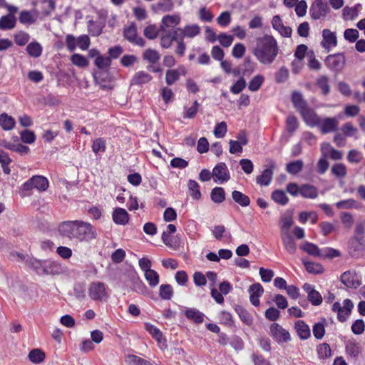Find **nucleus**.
<instances>
[{"label": "nucleus", "instance_id": "1", "mask_svg": "<svg viewBox=\"0 0 365 365\" xmlns=\"http://www.w3.org/2000/svg\"><path fill=\"white\" fill-rule=\"evenodd\" d=\"M61 235L70 240L88 242L96 237V231L93 226L82 220L65 221L58 225Z\"/></svg>", "mask_w": 365, "mask_h": 365}, {"label": "nucleus", "instance_id": "2", "mask_svg": "<svg viewBox=\"0 0 365 365\" xmlns=\"http://www.w3.org/2000/svg\"><path fill=\"white\" fill-rule=\"evenodd\" d=\"M277 41L272 36L266 35L257 40L253 53L257 59L263 64H271L278 54Z\"/></svg>", "mask_w": 365, "mask_h": 365}, {"label": "nucleus", "instance_id": "3", "mask_svg": "<svg viewBox=\"0 0 365 365\" xmlns=\"http://www.w3.org/2000/svg\"><path fill=\"white\" fill-rule=\"evenodd\" d=\"M88 294L93 301L105 302L109 298L110 292L106 284L100 281H95L89 284Z\"/></svg>", "mask_w": 365, "mask_h": 365}, {"label": "nucleus", "instance_id": "4", "mask_svg": "<svg viewBox=\"0 0 365 365\" xmlns=\"http://www.w3.org/2000/svg\"><path fill=\"white\" fill-rule=\"evenodd\" d=\"M49 186L48 180L43 175H34L22 185V190L31 191L34 189L38 192L46 191Z\"/></svg>", "mask_w": 365, "mask_h": 365}, {"label": "nucleus", "instance_id": "5", "mask_svg": "<svg viewBox=\"0 0 365 365\" xmlns=\"http://www.w3.org/2000/svg\"><path fill=\"white\" fill-rule=\"evenodd\" d=\"M354 307L352 302L346 299L343 302V306L339 302H335L332 305V311L337 313V319L339 322H345L350 315Z\"/></svg>", "mask_w": 365, "mask_h": 365}, {"label": "nucleus", "instance_id": "6", "mask_svg": "<svg viewBox=\"0 0 365 365\" xmlns=\"http://www.w3.org/2000/svg\"><path fill=\"white\" fill-rule=\"evenodd\" d=\"M270 336L279 344L291 340L289 332L277 323L270 326Z\"/></svg>", "mask_w": 365, "mask_h": 365}, {"label": "nucleus", "instance_id": "7", "mask_svg": "<svg viewBox=\"0 0 365 365\" xmlns=\"http://www.w3.org/2000/svg\"><path fill=\"white\" fill-rule=\"evenodd\" d=\"M345 57L343 53L329 55L325 59L327 66L331 71L340 72L345 66Z\"/></svg>", "mask_w": 365, "mask_h": 365}, {"label": "nucleus", "instance_id": "8", "mask_svg": "<svg viewBox=\"0 0 365 365\" xmlns=\"http://www.w3.org/2000/svg\"><path fill=\"white\" fill-rule=\"evenodd\" d=\"M328 11L327 3L324 0H314L309 10L312 18L315 20L325 17Z\"/></svg>", "mask_w": 365, "mask_h": 365}, {"label": "nucleus", "instance_id": "9", "mask_svg": "<svg viewBox=\"0 0 365 365\" xmlns=\"http://www.w3.org/2000/svg\"><path fill=\"white\" fill-rule=\"evenodd\" d=\"M180 22V16L177 14L166 15L162 19V24L160 26L161 32H173L176 33L180 29L175 28Z\"/></svg>", "mask_w": 365, "mask_h": 365}, {"label": "nucleus", "instance_id": "10", "mask_svg": "<svg viewBox=\"0 0 365 365\" xmlns=\"http://www.w3.org/2000/svg\"><path fill=\"white\" fill-rule=\"evenodd\" d=\"M215 182L222 184L228 181L230 178L229 170L225 163L217 164L212 173Z\"/></svg>", "mask_w": 365, "mask_h": 365}, {"label": "nucleus", "instance_id": "11", "mask_svg": "<svg viewBox=\"0 0 365 365\" xmlns=\"http://www.w3.org/2000/svg\"><path fill=\"white\" fill-rule=\"evenodd\" d=\"M187 69L183 65L179 66L177 68H169L165 73V83L172 86L179 81L181 76H185Z\"/></svg>", "mask_w": 365, "mask_h": 365}, {"label": "nucleus", "instance_id": "12", "mask_svg": "<svg viewBox=\"0 0 365 365\" xmlns=\"http://www.w3.org/2000/svg\"><path fill=\"white\" fill-rule=\"evenodd\" d=\"M123 34L125 38L129 42L139 46H143L145 45V41L138 35L137 28L134 24L125 28Z\"/></svg>", "mask_w": 365, "mask_h": 365}, {"label": "nucleus", "instance_id": "13", "mask_svg": "<svg viewBox=\"0 0 365 365\" xmlns=\"http://www.w3.org/2000/svg\"><path fill=\"white\" fill-rule=\"evenodd\" d=\"M66 271V267L57 261H52L50 259L45 260L43 274L56 275L61 274Z\"/></svg>", "mask_w": 365, "mask_h": 365}, {"label": "nucleus", "instance_id": "14", "mask_svg": "<svg viewBox=\"0 0 365 365\" xmlns=\"http://www.w3.org/2000/svg\"><path fill=\"white\" fill-rule=\"evenodd\" d=\"M339 122L336 118H325L320 120L318 128L323 134L331 133L337 130Z\"/></svg>", "mask_w": 365, "mask_h": 365}, {"label": "nucleus", "instance_id": "15", "mask_svg": "<svg viewBox=\"0 0 365 365\" xmlns=\"http://www.w3.org/2000/svg\"><path fill=\"white\" fill-rule=\"evenodd\" d=\"M272 28L276 30L282 37L289 38L291 36L292 30L289 26L283 24L279 16H274L272 19Z\"/></svg>", "mask_w": 365, "mask_h": 365}, {"label": "nucleus", "instance_id": "16", "mask_svg": "<svg viewBox=\"0 0 365 365\" xmlns=\"http://www.w3.org/2000/svg\"><path fill=\"white\" fill-rule=\"evenodd\" d=\"M303 120L310 127H317L320 123L321 118L312 109L302 108L301 110Z\"/></svg>", "mask_w": 365, "mask_h": 365}, {"label": "nucleus", "instance_id": "17", "mask_svg": "<svg viewBox=\"0 0 365 365\" xmlns=\"http://www.w3.org/2000/svg\"><path fill=\"white\" fill-rule=\"evenodd\" d=\"M322 46L328 51L336 46L337 39L335 32H332L329 29H324L322 31Z\"/></svg>", "mask_w": 365, "mask_h": 365}, {"label": "nucleus", "instance_id": "18", "mask_svg": "<svg viewBox=\"0 0 365 365\" xmlns=\"http://www.w3.org/2000/svg\"><path fill=\"white\" fill-rule=\"evenodd\" d=\"M248 293L250 294L251 304L255 307H258L259 305V297H262L264 293L262 286L258 282L254 283L249 287Z\"/></svg>", "mask_w": 365, "mask_h": 365}, {"label": "nucleus", "instance_id": "19", "mask_svg": "<svg viewBox=\"0 0 365 365\" xmlns=\"http://www.w3.org/2000/svg\"><path fill=\"white\" fill-rule=\"evenodd\" d=\"M153 76L145 71L136 72L130 80L131 86H142L150 83L153 80Z\"/></svg>", "mask_w": 365, "mask_h": 365}, {"label": "nucleus", "instance_id": "20", "mask_svg": "<svg viewBox=\"0 0 365 365\" xmlns=\"http://www.w3.org/2000/svg\"><path fill=\"white\" fill-rule=\"evenodd\" d=\"M321 152L324 157H330L332 160H340L343 157L341 151L334 149L329 143L321 144Z\"/></svg>", "mask_w": 365, "mask_h": 365}, {"label": "nucleus", "instance_id": "21", "mask_svg": "<svg viewBox=\"0 0 365 365\" xmlns=\"http://www.w3.org/2000/svg\"><path fill=\"white\" fill-rule=\"evenodd\" d=\"M113 221L119 225H125L129 222V215L128 212L121 207H116L112 213Z\"/></svg>", "mask_w": 365, "mask_h": 365}, {"label": "nucleus", "instance_id": "22", "mask_svg": "<svg viewBox=\"0 0 365 365\" xmlns=\"http://www.w3.org/2000/svg\"><path fill=\"white\" fill-rule=\"evenodd\" d=\"M294 329L298 336L302 340L307 339L311 336L309 327L302 320H297L295 322Z\"/></svg>", "mask_w": 365, "mask_h": 365}, {"label": "nucleus", "instance_id": "23", "mask_svg": "<svg viewBox=\"0 0 365 365\" xmlns=\"http://www.w3.org/2000/svg\"><path fill=\"white\" fill-rule=\"evenodd\" d=\"M341 282L347 287H356L359 282L356 279V274L351 271L344 272L341 275Z\"/></svg>", "mask_w": 365, "mask_h": 365}, {"label": "nucleus", "instance_id": "24", "mask_svg": "<svg viewBox=\"0 0 365 365\" xmlns=\"http://www.w3.org/2000/svg\"><path fill=\"white\" fill-rule=\"evenodd\" d=\"M38 12L36 10L22 11L19 15V21L23 24L31 25L36 21Z\"/></svg>", "mask_w": 365, "mask_h": 365}, {"label": "nucleus", "instance_id": "25", "mask_svg": "<svg viewBox=\"0 0 365 365\" xmlns=\"http://www.w3.org/2000/svg\"><path fill=\"white\" fill-rule=\"evenodd\" d=\"M282 244L286 251L290 255H294L297 250L296 243L290 233L281 234Z\"/></svg>", "mask_w": 365, "mask_h": 365}, {"label": "nucleus", "instance_id": "26", "mask_svg": "<svg viewBox=\"0 0 365 365\" xmlns=\"http://www.w3.org/2000/svg\"><path fill=\"white\" fill-rule=\"evenodd\" d=\"M16 125L15 119L6 113L0 114V127L5 131H9L14 128Z\"/></svg>", "mask_w": 365, "mask_h": 365}, {"label": "nucleus", "instance_id": "27", "mask_svg": "<svg viewBox=\"0 0 365 365\" xmlns=\"http://www.w3.org/2000/svg\"><path fill=\"white\" fill-rule=\"evenodd\" d=\"M185 309V315L186 317L195 323L200 324L204 321L205 315L203 313L195 308H186Z\"/></svg>", "mask_w": 365, "mask_h": 365}, {"label": "nucleus", "instance_id": "28", "mask_svg": "<svg viewBox=\"0 0 365 365\" xmlns=\"http://www.w3.org/2000/svg\"><path fill=\"white\" fill-rule=\"evenodd\" d=\"M16 19L14 15L8 14L0 19V29L10 30L15 27Z\"/></svg>", "mask_w": 365, "mask_h": 365}, {"label": "nucleus", "instance_id": "29", "mask_svg": "<svg viewBox=\"0 0 365 365\" xmlns=\"http://www.w3.org/2000/svg\"><path fill=\"white\" fill-rule=\"evenodd\" d=\"M200 27L197 24L187 25L183 29H180V31L183 38H194L200 33Z\"/></svg>", "mask_w": 365, "mask_h": 365}, {"label": "nucleus", "instance_id": "30", "mask_svg": "<svg viewBox=\"0 0 365 365\" xmlns=\"http://www.w3.org/2000/svg\"><path fill=\"white\" fill-rule=\"evenodd\" d=\"M300 195L305 198L314 199L318 196V191L314 186L305 184L301 186Z\"/></svg>", "mask_w": 365, "mask_h": 365}, {"label": "nucleus", "instance_id": "31", "mask_svg": "<svg viewBox=\"0 0 365 365\" xmlns=\"http://www.w3.org/2000/svg\"><path fill=\"white\" fill-rule=\"evenodd\" d=\"M177 38L175 31L171 32H162L160 38V45L164 48H168L172 45V43Z\"/></svg>", "mask_w": 365, "mask_h": 365}, {"label": "nucleus", "instance_id": "32", "mask_svg": "<svg viewBox=\"0 0 365 365\" xmlns=\"http://www.w3.org/2000/svg\"><path fill=\"white\" fill-rule=\"evenodd\" d=\"M232 197L235 202L242 207H247L250 204V197L240 191L234 190L232 192Z\"/></svg>", "mask_w": 365, "mask_h": 365}, {"label": "nucleus", "instance_id": "33", "mask_svg": "<svg viewBox=\"0 0 365 365\" xmlns=\"http://www.w3.org/2000/svg\"><path fill=\"white\" fill-rule=\"evenodd\" d=\"M143 58L151 63H156L160 58V54L155 49L148 48L143 53Z\"/></svg>", "mask_w": 365, "mask_h": 365}, {"label": "nucleus", "instance_id": "34", "mask_svg": "<svg viewBox=\"0 0 365 365\" xmlns=\"http://www.w3.org/2000/svg\"><path fill=\"white\" fill-rule=\"evenodd\" d=\"M173 4L171 0H159L158 3L152 6L155 12H166L173 9Z\"/></svg>", "mask_w": 365, "mask_h": 365}, {"label": "nucleus", "instance_id": "35", "mask_svg": "<svg viewBox=\"0 0 365 365\" xmlns=\"http://www.w3.org/2000/svg\"><path fill=\"white\" fill-rule=\"evenodd\" d=\"M271 197L276 203L281 205H285L289 202V198L285 192L281 190L273 191Z\"/></svg>", "mask_w": 365, "mask_h": 365}, {"label": "nucleus", "instance_id": "36", "mask_svg": "<svg viewBox=\"0 0 365 365\" xmlns=\"http://www.w3.org/2000/svg\"><path fill=\"white\" fill-rule=\"evenodd\" d=\"M28 266L35 270L38 274H43L45 260L31 258L26 260Z\"/></svg>", "mask_w": 365, "mask_h": 365}, {"label": "nucleus", "instance_id": "37", "mask_svg": "<svg viewBox=\"0 0 365 365\" xmlns=\"http://www.w3.org/2000/svg\"><path fill=\"white\" fill-rule=\"evenodd\" d=\"M301 248L309 255L321 257L322 249H319L315 244L307 242Z\"/></svg>", "mask_w": 365, "mask_h": 365}, {"label": "nucleus", "instance_id": "38", "mask_svg": "<svg viewBox=\"0 0 365 365\" xmlns=\"http://www.w3.org/2000/svg\"><path fill=\"white\" fill-rule=\"evenodd\" d=\"M29 359L34 364H40L45 359V354L39 349L31 350L29 355Z\"/></svg>", "mask_w": 365, "mask_h": 365}, {"label": "nucleus", "instance_id": "39", "mask_svg": "<svg viewBox=\"0 0 365 365\" xmlns=\"http://www.w3.org/2000/svg\"><path fill=\"white\" fill-rule=\"evenodd\" d=\"M42 46L38 42H31L26 47V51L30 56L38 58L42 53Z\"/></svg>", "mask_w": 365, "mask_h": 365}, {"label": "nucleus", "instance_id": "40", "mask_svg": "<svg viewBox=\"0 0 365 365\" xmlns=\"http://www.w3.org/2000/svg\"><path fill=\"white\" fill-rule=\"evenodd\" d=\"M273 172L271 169H265L262 173L257 178V182L261 185H269L272 181Z\"/></svg>", "mask_w": 365, "mask_h": 365}, {"label": "nucleus", "instance_id": "41", "mask_svg": "<svg viewBox=\"0 0 365 365\" xmlns=\"http://www.w3.org/2000/svg\"><path fill=\"white\" fill-rule=\"evenodd\" d=\"M144 277H145V279L147 280L148 284L152 287H155L159 284V282H160L159 274L154 269H151L148 272H145Z\"/></svg>", "mask_w": 365, "mask_h": 365}, {"label": "nucleus", "instance_id": "42", "mask_svg": "<svg viewBox=\"0 0 365 365\" xmlns=\"http://www.w3.org/2000/svg\"><path fill=\"white\" fill-rule=\"evenodd\" d=\"M210 197L212 200L215 203H221L225 199V190L222 187H216L211 191Z\"/></svg>", "mask_w": 365, "mask_h": 365}, {"label": "nucleus", "instance_id": "43", "mask_svg": "<svg viewBox=\"0 0 365 365\" xmlns=\"http://www.w3.org/2000/svg\"><path fill=\"white\" fill-rule=\"evenodd\" d=\"M71 61L73 65L79 68H86L89 64V61L87 58L78 53L73 54L71 56Z\"/></svg>", "mask_w": 365, "mask_h": 365}, {"label": "nucleus", "instance_id": "44", "mask_svg": "<svg viewBox=\"0 0 365 365\" xmlns=\"http://www.w3.org/2000/svg\"><path fill=\"white\" fill-rule=\"evenodd\" d=\"M264 81V78L263 77V76L258 74L254 76L249 83V90L252 92L257 91L263 84Z\"/></svg>", "mask_w": 365, "mask_h": 365}, {"label": "nucleus", "instance_id": "45", "mask_svg": "<svg viewBox=\"0 0 365 365\" xmlns=\"http://www.w3.org/2000/svg\"><path fill=\"white\" fill-rule=\"evenodd\" d=\"M159 296L164 300H170L173 296V289L170 284H162L159 289Z\"/></svg>", "mask_w": 365, "mask_h": 365}, {"label": "nucleus", "instance_id": "46", "mask_svg": "<svg viewBox=\"0 0 365 365\" xmlns=\"http://www.w3.org/2000/svg\"><path fill=\"white\" fill-rule=\"evenodd\" d=\"M306 270L312 274H321L324 267L320 263L303 261Z\"/></svg>", "mask_w": 365, "mask_h": 365}, {"label": "nucleus", "instance_id": "47", "mask_svg": "<svg viewBox=\"0 0 365 365\" xmlns=\"http://www.w3.org/2000/svg\"><path fill=\"white\" fill-rule=\"evenodd\" d=\"M187 186L190 192V195L194 200H199L201 197L199 184L193 180H190Z\"/></svg>", "mask_w": 365, "mask_h": 365}, {"label": "nucleus", "instance_id": "48", "mask_svg": "<svg viewBox=\"0 0 365 365\" xmlns=\"http://www.w3.org/2000/svg\"><path fill=\"white\" fill-rule=\"evenodd\" d=\"M318 357L320 359H326L331 356V348L327 343H322L317 347Z\"/></svg>", "mask_w": 365, "mask_h": 365}, {"label": "nucleus", "instance_id": "49", "mask_svg": "<svg viewBox=\"0 0 365 365\" xmlns=\"http://www.w3.org/2000/svg\"><path fill=\"white\" fill-rule=\"evenodd\" d=\"M293 222V219L291 215H284L280 222L281 234L290 233L289 229L292 226Z\"/></svg>", "mask_w": 365, "mask_h": 365}, {"label": "nucleus", "instance_id": "50", "mask_svg": "<svg viewBox=\"0 0 365 365\" xmlns=\"http://www.w3.org/2000/svg\"><path fill=\"white\" fill-rule=\"evenodd\" d=\"M302 168L303 162L301 160H298L288 163L286 167V170L292 175H297L302 170Z\"/></svg>", "mask_w": 365, "mask_h": 365}, {"label": "nucleus", "instance_id": "51", "mask_svg": "<svg viewBox=\"0 0 365 365\" xmlns=\"http://www.w3.org/2000/svg\"><path fill=\"white\" fill-rule=\"evenodd\" d=\"M341 255L340 252L338 250L334 249L332 247H324L322 249L321 252V257L322 259L329 258L333 259L335 257H338Z\"/></svg>", "mask_w": 365, "mask_h": 365}, {"label": "nucleus", "instance_id": "52", "mask_svg": "<svg viewBox=\"0 0 365 365\" xmlns=\"http://www.w3.org/2000/svg\"><path fill=\"white\" fill-rule=\"evenodd\" d=\"M331 173L337 178H344L346 175V167L343 163L334 164L331 170Z\"/></svg>", "mask_w": 365, "mask_h": 365}, {"label": "nucleus", "instance_id": "53", "mask_svg": "<svg viewBox=\"0 0 365 365\" xmlns=\"http://www.w3.org/2000/svg\"><path fill=\"white\" fill-rule=\"evenodd\" d=\"M106 148V141L103 138H98L93 141L92 150L95 154L105 152Z\"/></svg>", "mask_w": 365, "mask_h": 365}, {"label": "nucleus", "instance_id": "54", "mask_svg": "<svg viewBox=\"0 0 365 365\" xmlns=\"http://www.w3.org/2000/svg\"><path fill=\"white\" fill-rule=\"evenodd\" d=\"M212 232L214 237L218 240H222L224 236L227 237V238L231 237L230 233H226L225 227L223 225L215 226Z\"/></svg>", "mask_w": 365, "mask_h": 365}, {"label": "nucleus", "instance_id": "55", "mask_svg": "<svg viewBox=\"0 0 365 365\" xmlns=\"http://www.w3.org/2000/svg\"><path fill=\"white\" fill-rule=\"evenodd\" d=\"M318 87L322 90L323 94L327 95L330 91L329 79L325 76H320L317 81Z\"/></svg>", "mask_w": 365, "mask_h": 365}, {"label": "nucleus", "instance_id": "56", "mask_svg": "<svg viewBox=\"0 0 365 365\" xmlns=\"http://www.w3.org/2000/svg\"><path fill=\"white\" fill-rule=\"evenodd\" d=\"M94 64L98 68L103 69L110 66L111 61L109 57L101 55L96 58Z\"/></svg>", "mask_w": 365, "mask_h": 365}, {"label": "nucleus", "instance_id": "57", "mask_svg": "<svg viewBox=\"0 0 365 365\" xmlns=\"http://www.w3.org/2000/svg\"><path fill=\"white\" fill-rule=\"evenodd\" d=\"M199 106L200 104L198 102L195 101L192 106L190 108H185L183 118L190 119L193 118L197 113Z\"/></svg>", "mask_w": 365, "mask_h": 365}, {"label": "nucleus", "instance_id": "58", "mask_svg": "<svg viewBox=\"0 0 365 365\" xmlns=\"http://www.w3.org/2000/svg\"><path fill=\"white\" fill-rule=\"evenodd\" d=\"M14 41L18 46L26 45L30 38L29 34L24 31H19L14 35Z\"/></svg>", "mask_w": 365, "mask_h": 365}, {"label": "nucleus", "instance_id": "59", "mask_svg": "<svg viewBox=\"0 0 365 365\" xmlns=\"http://www.w3.org/2000/svg\"><path fill=\"white\" fill-rule=\"evenodd\" d=\"M227 131V127L225 122H220L215 126L214 128V135L217 138H223Z\"/></svg>", "mask_w": 365, "mask_h": 365}, {"label": "nucleus", "instance_id": "60", "mask_svg": "<svg viewBox=\"0 0 365 365\" xmlns=\"http://www.w3.org/2000/svg\"><path fill=\"white\" fill-rule=\"evenodd\" d=\"M309 219L311 220L312 224H315L317 220V215L316 212H302L299 215V220L301 223H305Z\"/></svg>", "mask_w": 365, "mask_h": 365}, {"label": "nucleus", "instance_id": "61", "mask_svg": "<svg viewBox=\"0 0 365 365\" xmlns=\"http://www.w3.org/2000/svg\"><path fill=\"white\" fill-rule=\"evenodd\" d=\"M246 86V81L244 78H240L230 88L233 94H238L242 92Z\"/></svg>", "mask_w": 365, "mask_h": 365}, {"label": "nucleus", "instance_id": "62", "mask_svg": "<svg viewBox=\"0 0 365 365\" xmlns=\"http://www.w3.org/2000/svg\"><path fill=\"white\" fill-rule=\"evenodd\" d=\"M20 135L21 140L25 143L31 144L36 140V135L32 130H24Z\"/></svg>", "mask_w": 365, "mask_h": 365}, {"label": "nucleus", "instance_id": "63", "mask_svg": "<svg viewBox=\"0 0 365 365\" xmlns=\"http://www.w3.org/2000/svg\"><path fill=\"white\" fill-rule=\"evenodd\" d=\"M245 53V46L241 43H236L232 50V56L235 58H241Z\"/></svg>", "mask_w": 365, "mask_h": 365}, {"label": "nucleus", "instance_id": "64", "mask_svg": "<svg viewBox=\"0 0 365 365\" xmlns=\"http://www.w3.org/2000/svg\"><path fill=\"white\" fill-rule=\"evenodd\" d=\"M159 30L155 25H149L144 29V35L149 39H154L158 36Z\"/></svg>", "mask_w": 365, "mask_h": 365}]
</instances>
